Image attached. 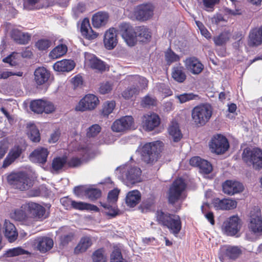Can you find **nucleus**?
<instances>
[{"label": "nucleus", "mask_w": 262, "mask_h": 262, "mask_svg": "<svg viewBox=\"0 0 262 262\" xmlns=\"http://www.w3.org/2000/svg\"><path fill=\"white\" fill-rule=\"evenodd\" d=\"M139 93V90L134 87V85H133L125 90L122 92V96L125 99H129L138 94Z\"/></svg>", "instance_id": "obj_47"}, {"label": "nucleus", "mask_w": 262, "mask_h": 262, "mask_svg": "<svg viewBox=\"0 0 262 262\" xmlns=\"http://www.w3.org/2000/svg\"><path fill=\"white\" fill-rule=\"evenodd\" d=\"M156 217L159 224L166 226L170 232L174 235L177 236L180 232L182 228V223L179 216L158 211Z\"/></svg>", "instance_id": "obj_2"}, {"label": "nucleus", "mask_w": 262, "mask_h": 262, "mask_svg": "<svg viewBox=\"0 0 262 262\" xmlns=\"http://www.w3.org/2000/svg\"><path fill=\"white\" fill-rule=\"evenodd\" d=\"M101 127L98 124H93L87 130L86 135L88 137H94L101 131Z\"/></svg>", "instance_id": "obj_51"}, {"label": "nucleus", "mask_w": 262, "mask_h": 262, "mask_svg": "<svg viewBox=\"0 0 262 262\" xmlns=\"http://www.w3.org/2000/svg\"><path fill=\"white\" fill-rule=\"evenodd\" d=\"M134 127V121L131 116H126L116 120L112 125V129L117 133L124 132Z\"/></svg>", "instance_id": "obj_12"}, {"label": "nucleus", "mask_w": 262, "mask_h": 262, "mask_svg": "<svg viewBox=\"0 0 262 262\" xmlns=\"http://www.w3.org/2000/svg\"><path fill=\"white\" fill-rule=\"evenodd\" d=\"M99 103L98 98L94 94L85 95L75 107L77 111L85 112L95 110Z\"/></svg>", "instance_id": "obj_10"}, {"label": "nucleus", "mask_w": 262, "mask_h": 262, "mask_svg": "<svg viewBox=\"0 0 262 262\" xmlns=\"http://www.w3.org/2000/svg\"><path fill=\"white\" fill-rule=\"evenodd\" d=\"M116 106L115 102L114 101H108L105 102L102 106L101 113L104 116H108L114 110Z\"/></svg>", "instance_id": "obj_41"}, {"label": "nucleus", "mask_w": 262, "mask_h": 262, "mask_svg": "<svg viewBox=\"0 0 262 262\" xmlns=\"http://www.w3.org/2000/svg\"><path fill=\"white\" fill-rule=\"evenodd\" d=\"M242 158L248 165H252L255 169L262 168V150L258 148L244 149Z\"/></svg>", "instance_id": "obj_6"}, {"label": "nucleus", "mask_w": 262, "mask_h": 262, "mask_svg": "<svg viewBox=\"0 0 262 262\" xmlns=\"http://www.w3.org/2000/svg\"><path fill=\"white\" fill-rule=\"evenodd\" d=\"M214 206L216 209L230 210L236 207L237 202L231 199H216L214 201Z\"/></svg>", "instance_id": "obj_25"}, {"label": "nucleus", "mask_w": 262, "mask_h": 262, "mask_svg": "<svg viewBox=\"0 0 262 262\" xmlns=\"http://www.w3.org/2000/svg\"><path fill=\"white\" fill-rule=\"evenodd\" d=\"M139 33L138 36L141 41L148 40L151 37V34L149 30L144 27H140L137 29Z\"/></svg>", "instance_id": "obj_44"}, {"label": "nucleus", "mask_w": 262, "mask_h": 262, "mask_svg": "<svg viewBox=\"0 0 262 262\" xmlns=\"http://www.w3.org/2000/svg\"><path fill=\"white\" fill-rule=\"evenodd\" d=\"M165 60L169 64L179 61L180 57L173 52L170 49H168L165 53Z\"/></svg>", "instance_id": "obj_45"}, {"label": "nucleus", "mask_w": 262, "mask_h": 262, "mask_svg": "<svg viewBox=\"0 0 262 262\" xmlns=\"http://www.w3.org/2000/svg\"><path fill=\"white\" fill-rule=\"evenodd\" d=\"M223 192L228 195H233L240 193L244 190V186L236 181L227 180L222 185Z\"/></svg>", "instance_id": "obj_17"}, {"label": "nucleus", "mask_w": 262, "mask_h": 262, "mask_svg": "<svg viewBox=\"0 0 262 262\" xmlns=\"http://www.w3.org/2000/svg\"><path fill=\"white\" fill-rule=\"evenodd\" d=\"M262 43V26L253 28L249 34L248 44L250 47H257Z\"/></svg>", "instance_id": "obj_21"}, {"label": "nucleus", "mask_w": 262, "mask_h": 262, "mask_svg": "<svg viewBox=\"0 0 262 262\" xmlns=\"http://www.w3.org/2000/svg\"><path fill=\"white\" fill-rule=\"evenodd\" d=\"M154 9L155 7L151 4H142L136 8L135 15L138 20H147L153 16Z\"/></svg>", "instance_id": "obj_13"}, {"label": "nucleus", "mask_w": 262, "mask_h": 262, "mask_svg": "<svg viewBox=\"0 0 262 262\" xmlns=\"http://www.w3.org/2000/svg\"><path fill=\"white\" fill-rule=\"evenodd\" d=\"M72 208L81 210H87L94 211H99L98 208L95 205L82 202H76L75 201H73V202Z\"/></svg>", "instance_id": "obj_38"}, {"label": "nucleus", "mask_w": 262, "mask_h": 262, "mask_svg": "<svg viewBox=\"0 0 262 262\" xmlns=\"http://www.w3.org/2000/svg\"><path fill=\"white\" fill-rule=\"evenodd\" d=\"M200 169L202 172L205 173H209L212 170L211 164L207 160L202 159L201 163L200 164Z\"/></svg>", "instance_id": "obj_58"}, {"label": "nucleus", "mask_w": 262, "mask_h": 262, "mask_svg": "<svg viewBox=\"0 0 262 262\" xmlns=\"http://www.w3.org/2000/svg\"><path fill=\"white\" fill-rule=\"evenodd\" d=\"M116 173L127 186L141 181V170L136 166L133 167L128 164L121 166L116 169Z\"/></svg>", "instance_id": "obj_1"}, {"label": "nucleus", "mask_w": 262, "mask_h": 262, "mask_svg": "<svg viewBox=\"0 0 262 262\" xmlns=\"http://www.w3.org/2000/svg\"><path fill=\"white\" fill-rule=\"evenodd\" d=\"M13 217L16 220L23 221L26 218V214L23 209H18L14 211Z\"/></svg>", "instance_id": "obj_63"}, {"label": "nucleus", "mask_w": 262, "mask_h": 262, "mask_svg": "<svg viewBox=\"0 0 262 262\" xmlns=\"http://www.w3.org/2000/svg\"><path fill=\"white\" fill-rule=\"evenodd\" d=\"M43 104V99L33 100L30 103V108L34 113L41 114L43 112L45 109Z\"/></svg>", "instance_id": "obj_40"}, {"label": "nucleus", "mask_w": 262, "mask_h": 262, "mask_svg": "<svg viewBox=\"0 0 262 262\" xmlns=\"http://www.w3.org/2000/svg\"><path fill=\"white\" fill-rule=\"evenodd\" d=\"M53 246V240L49 237H40L37 239V248L41 252L45 253L50 250Z\"/></svg>", "instance_id": "obj_33"}, {"label": "nucleus", "mask_w": 262, "mask_h": 262, "mask_svg": "<svg viewBox=\"0 0 262 262\" xmlns=\"http://www.w3.org/2000/svg\"><path fill=\"white\" fill-rule=\"evenodd\" d=\"M172 78L178 82H183L186 79V75L182 67H174L172 71Z\"/></svg>", "instance_id": "obj_39"}, {"label": "nucleus", "mask_w": 262, "mask_h": 262, "mask_svg": "<svg viewBox=\"0 0 262 262\" xmlns=\"http://www.w3.org/2000/svg\"><path fill=\"white\" fill-rule=\"evenodd\" d=\"M230 35L228 32H224L214 38L213 40L216 45L222 46L226 43L230 39Z\"/></svg>", "instance_id": "obj_42"}, {"label": "nucleus", "mask_w": 262, "mask_h": 262, "mask_svg": "<svg viewBox=\"0 0 262 262\" xmlns=\"http://www.w3.org/2000/svg\"><path fill=\"white\" fill-rule=\"evenodd\" d=\"M176 97L179 100L180 103H183L190 100L196 99L198 96L193 93H184L177 95Z\"/></svg>", "instance_id": "obj_50"}, {"label": "nucleus", "mask_w": 262, "mask_h": 262, "mask_svg": "<svg viewBox=\"0 0 262 262\" xmlns=\"http://www.w3.org/2000/svg\"><path fill=\"white\" fill-rule=\"evenodd\" d=\"M111 262H127V261L123 258L121 251L118 249H114L111 254Z\"/></svg>", "instance_id": "obj_49"}, {"label": "nucleus", "mask_w": 262, "mask_h": 262, "mask_svg": "<svg viewBox=\"0 0 262 262\" xmlns=\"http://www.w3.org/2000/svg\"><path fill=\"white\" fill-rule=\"evenodd\" d=\"M128 79L133 82V85L139 90V92L147 86L148 81L143 77L137 75L129 76Z\"/></svg>", "instance_id": "obj_36"}, {"label": "nucleus", "mask_w": 262, "mask_h": 262, "mask_svg": "<svg viewBox=\"0 0 262 262\" xmlns=\"http://www.w3.org/2000/svg\"><path fill=\"white\" fill-rule=\"evenodd\" d=\"M3 229L5 235L10 242H13L16 239L18 233L15 226L12 223L5 220Z\"/></svg>", "instance_id": "obj_26"}, {"label": "nucleus", "mask_w": 262, "mask_h": 262, "mask_svg": "<svg viewBox=\"0 0 262 262\" xmlns=\"http://www.w3.org/2000/svg\"><path fill=\"white\" fill-rule=\"evenodd\" d=\"M239 219L237 216H232L228 219L223 225L224 233L229 236L235 235L240 230Z\"/></svg>", "instance_id": "obj_14"}, {"label": "nucleus", "mask_w": 262, "mask_h": 262, "mask_svg": "<svg viewBox=\"0 0 262 262\" xmlns=\"http://www.w3.org/2000/svg\"><path fill=\"white\" fill-rule=\"evenodd\" d=\"M186 184L184 181L179 178L176 180L169 188L168 193V200L170 203L174 204L179 200H183L186 195L184 190Z\"/></svg>", "instance_id": "obj_7"}, {"label": "nucleus", "mask_w": 262, "mask_h": 262, "mask_svg": "<svg viewBox=\"0 0 262 262\" xmlns=\"http://www.w3.org/2000/svg\"><path fill=\"white\" fill-rule=\"evenodd\" d=\"M48 155L49 151L47 148L38 147L31 152L29 158L34 163L43 164L46 162Z\"/></svg>", "instance_id": "obj_23"}, {"label": "nucleus", "mask_w": 262, "mask_h": 262, "mask_svg": "<svg viewBox=\"0 0 262 262\" xmlns=\"http://www.w3.org/2000/svg\"><path fill=\"white\" fill-rule=\"evenodd\" d=\"M50 77L49 72L44 67H39L34 72V79L38 85L47 82Z\"/></svg>", "instance_id": "obj_29"}, {"label": "nucleus", "mask_w": 262, "mask_h": 262, "mask_svg": "<svg viewBox=\"0 0 262 262\" xmlns=\"http://www.w3.org/2000/svg\"><path fill=\"white\" fill-rule=\"evenodd\" d=\"M21 153V149L19 147L16 146L13 148L5 159L3 162V167L6 168L9 166L20 156Z\"/></svg>", "instance_id": "obj_32"}, {"label": "nucleus", "mask_w": 262, "mask_h": 262, "mask_svg": "<svg viewBox=\"0 0 262 262\" xmlns=\"http://www.w3.org/2000/svg\"><path fill=\"white\" fill-rule=\"evenodd\" d=\"M102 206L105 209V213L111 217H114L118 214V210L115 206H110L107 204H102Z\"/></svg>", "instance_id": "obj_54"}, {"label": "nucleus", "mask_w": 262, "mask_h": 262, "mask_svg": "<svg viewBox=\"0 0 262 262\" xmlns=\"http://www.w3.org/2000/svg\"><path fill=\"white\" fill-rule=\"evenodd\" d=\"M102 249L96 251L93 255V262H106V258L103 254Z\"/></svg>", "instance_id": "obj_52"}, {"label": "nucleus", "mask_w": 262, "mask_h": 262, "mask_svg": "<svg viewBox=\"0 0 262 262\" xmlns=\"http://www.w3.org/2000/svg\"><path fill=\"white\" fill-rule=\"evenodd\" d=\"M156 103V100L151 97L146 96L144 98L142 101V104L144 106L155 105Z\"/></svg>", "instance_id": "obj_64"}, {"label": "nucleus", "mask_w": 262, "mask_h": 262, "mask_svg": "<svg viewBox=\"0 0 262 262\" xmlns=\"http://www.w3.org/2000/svg\"><path fill=\"white\" fill-rule=\"evenodd\" d=\"M51 45V41L48 39H41L38 40L36 43V47L39 50H45Z\"/></svg>", "instance_id": "obj_57"}, {"label": "nucleus", "mask_w": 262, "mask_h": 262, "mask_svg": "<svg viewBox=\"0 0 262 262\" xmlns=\"http://www.w3.org/2000/svg\"><path fill=\"white\" fill-rule=\"evenodd\" d=\"M169 136L174 142H178L182 138L179 125L176 121H172L168 128Z\"/></svg>", "instance_id": "obj_34"}, {"label": "nucleus", "mask_w": 262, "mask_h": 262, "mask_svg": "<svg viewBox=\"0 0 262 262\" xmlns=\"http://www.w3.org/2000/svg\"><path fill=\"white\" fill-rule=\"evenodd\" d=\"M67 52V47L64 45H60L54 48L49 53V57L55 59L63 56Z\"/></svg>", "instance_id": "obj_37"}, {"label": "nucleus", "mask_w": 262, "mask_h": 262, "mask_svg": "<svg viewBox=\"0 0 262 262\" xmlns=\"http://www.w3.org/2000/svg\"><path fill=\"white\" fill-rule=\"evenodd\" d=\"M209 145L211 152L217 155L224 154L229 148V143L227 139L220 134L214 135L211 139Z\"/></svg>", "instance_id": "obj_9"}, {"label": "nucleus", "mask_w": 262, "mask_h": 262, "mask_svg": "<svg viewBox=\"0 0 262 262\" xmlns=\"http://www.w3.org/2000/svg\"><path fill=\"white\" fill-rule=\"evenodd\" d=\"M75 63L73 60L63 59L57 61L53 65L54 70L58 72H70L75 67Z\"/></svg>", "instance_id": "obj_28"}, {"label": "nucleus", "mask_w": 262, "mask_h": 262, "mask_svg": "<svg viewBox=\"0 0 262 262\" xmlns=\"http://www.w3.org/2000/svg\"><path fill=\"white\" fill-rule=\"evenodd\" d=\"M212 114V108L208 103L195 106L191 112V117L194 124L203 126L209 121Z\"/></svg>", "instance_id": "obj_5"}, {"label": "nucleus", "mask_w": 262, "mask_h": 262, "mask_svg": "<svg viewBox=\"0 0 262 262\" xmlns=\"http://www.w3.org/2000/svg\"><path fill=\"white\" fill-rule=\"evenodd\" d=\"M67 159L66 158H56L53 160L52 167L54 170L58 171L62 169L66 165Z\"/></svg>", "instance_id": "obj_46"}, {"label": "nucleus", "mask_w": 262, "mask_h": 262, "mask_svg": "<svg viewBox=\"0 0 262 262\" xmlns=\"http://www.w3.org/2000/svg\"><path fill=\"white\" fill-rule=\"evenodd\" d=\"M43 107H45L43 112L46 114H49L55 111L56 106L52 102L43 100Z\"/></svg>", "instance_id": "obj_60"}, {"label": "nucleus", "mask_w": 262, "mask_h": 262, "mask_svg": "<svg viewBox=\"0 0 262 262\" xmlns=\"http://www.w3.org/2000/svg\"><path fill=\"white\" fill-rule=\"evenodd\" d=\"M7 182L13 188L25 191L33 185V181L28 175L24 172H12L7 177Z\"/></svg>", "instance_id": "obj_4"}, {"label": "nucleus", "mask_w": 262, "mask_h": 262, "mask_svg": "<svg viewBox=\"0 0 262 262\" xmlns=\"http://www.w3.org/2000/svg\"><path fill=\"white\" fill-rule=\"evenodd\" d=\"M241 253V249L237 246H224L220 249V258L222 259L225 258L235 259Z\"/></svg>", "instance_id": "obj_20"}, {"label": "nucleus", "mask_w": 262, "mask_h": 262, "mask_svg": "<svg viewBox=\"0 0 262 262\" xmlns=\"http://www.w3.org/2000/svg\"><path fill=\"white\" fill-rule=\"evenodd\" d=\"M219 2V0H203L204 9L208 12H212L214 6Z\"/></svg>", "instance_id": "obj_53"}, {"label": "nucleus", "mask_w": 262, "mask_h": 262, "mask_svg": "<svg viewBox=\"0 0 262 262\" xmlns=\"http://www.w3.org/2000/svg\"><path fill=\"white\" fill-rule=\"evenodd\" d=\"M160 123V119L158 115L154 113H149L142 117L143 127L147 131H151L158 127Z\"/></svg>", "instance_id": "obj_16"}, {"label": "nucleus", "mask_w": 262, "mask_h": 262, "mask_svg": "<svg viewBox=\"0 0 262 262\" xmlns=\"http://www.w3.org/2000/svg\"><path fill=\"white\" fill-rule=\"evenodd\" d=\"M119 192L120 190L118 189H114L111 191L108 194V201L112 203H115L118 200Z\"/></svg>", "instance_id": "obj_61"}, {"label": "nucleus", "mask_w": 262, "mask_h": 262, "mask_svg": "<svg viewBox=\"0 0 262 262\" xmlns=\"http://www.w3.org/2000/svg\"><path fill=\"white\" fill-rule=\"evenodd\" d=\"M248 228L255 235L262 234V219L259 210L251 211L250 214Z\"/></svg>", "instance_id": "obj_11"}, {"label": "nucleus", "mask_w": 262, "mask_h": 262, "mask_svg": "<svg viewBox=\"0 0 262 262\" xmlns=\"http://www.w3.org/2000/svg\"><path fill=\"white\" fill-rule=\"evenodd\" d=\"M162 146L163 143L160 141L145 144L141 151L142 160L146 163H154L159 158Z\"/></svg>", "instance_id": "obj_3"}, {"label": "nucleus", "mask_w": 262, "mask_h": 262, "mask_svg": "<svg viewBox=\"0 0 262 262\" xmlns=\"http://www.w3.org/2000/svg\"><path fill=\"white\" fill-rule=\"evenodd\" d=\"M113 89V84L110 82L102 83L99 88L101 94H105L110 93Z\"/></svg>", "instance_id": "obj_59"}, {"label": "nucleus", "mask_w": 262, "mask_h": 262, "mask_svg": "<svg viewBox=\"0 0 262 262\" xmlns=\"http://www.w3.org/2000/svg\"><path fill=\"white\" fill-rule=\"evenodd\" d=\"M81 32L82 35L86 39L89 40L94 39L98 35V34L95 32L92 29L88 18H84L81 23Z\"/></svg>", "instance_id": "obj_27"}, {"label": "nucleus", "mask_w": 262, "mask_h": 262, "mask_svg": "<svg viewBox=\"0 0 262 262\" xmlns=\"http://www.w3.org/2000/svg\"><path fill=\"white\" fill-rule=\"evenodd\" d=\"M103 42L105 48L107 50H112L116 46L118 40L115 28H110L105 32Z\"/></svg>", "instance_id": "obj_22"}, {"label": "nucleus", "mask_w": 262, "mask_h": 262, "mask_svg": "<svg viewBox=\"0 0 262 262\" xmlns=\"http://www.w3.org/2000/svg\"><path fill=\"white\" fill-rule=\"evenodd\" d=\"M11 37L14 40L19 44L27 43L31 37L29 33L21 32L17 29L12 30Z\"/></svg>", "instance_id": "obj_31"}, {"label": "nucleus", "mask_w": 262, "mask_h": 262, "mask_svg": "<svg viewBox=\"0 0 262 262\" xmlns=\"http://www.w3.org/2000/svg\"><path fill=\"white\" fill-rule=\"evenodd\" d=\"M23 72H12L9 71L7 69H4L0 71V79H7V78L11 76H17L21 77L23 76Z\"/></svg>", "instance_id": "obj_55"}, {"label": "nucleus", "mask_w": 262, "mask_h": 262, "mask_svg": "<svg viewBox=\"0 0 262 262\" xmlns=\"http://www.w3.org/2000/svg\"><path fill=\"white\" fill-rule=\"evenodd\" d=\"M118 31L128 46H134L137 41V35L134 28L129 24L122 23L118 26Z\"/></svg>", "instance_id": "obj_8"}, {"label": "nucleus", "mask_w": 262, "mask_h": 262, "mask_svg": "<svg viewBox=\"0 0 262 262\" xmlns=\"http://www.w3.org/2000/svg\"><path fill=\"white\" fill-rule=\"evenodd\" d=\"M92 245V238L90 236L82 237L77 246L75 247L74 252L76 254L82 253L88 249Z\"/></svg>", "instance_id": "obj_35"}, {"label": "nucleus", "mask_w": 262, "mask_h": 262, "mask_svg": "<svg viewBox=\"0 0 262 262\" xmlns=\"http://www.w3.org/2000/svg\"><path fill=\"white\" fill-rule=\"evenodd\" d=\"M28 211L35 217L38 219H44L49 216V212L41 205L34 203L29 202L26 205Z\"/></svg>", "instance_id": "obj_19"}, {"label": "nucleus", "mask_w": 262, "mask_h": 262, "mask_svg": "<svg viewBox=\"0 0 262 262\" xmlns=\"http://www.w3.org/2000/svg\"><path fill=\"white\" fill-rule=\"evenodd\" d=\"M30 139L33 142H38L40 140V135L38 129L34 126H32L29 133Z\"/></svg>", "instance_id": "obj_56"}, {"label": "nucleus", "mask_w": 262, "mask_h": 262, "mask_svg": "<svg viewBox=\"0 0 262 262\" xmlns=\"http://www.w3.org/2000/svg\"><path fill=\"white\" fill-rule=\"evenodd\" d=\"M85 195L91 200H94L100 197L101 195L100 191L96 188H88L84 190Z\"/></svg>", "instance_id": "obj_48"}, {"label": "nucleus", "mask_w": 262, "mask_h": 262, "mask_svg": "<svg viewBox=\"0 0 262 262\" xmlns=\"http://www.w3.org/2000/svg\"><path fill=\"white\" fill-rule=\"evenodd\" d=\"M141 198L139 191L137 190L130 191L126 195L125 204L129 207H134L140 202Z\"/></svg>", "instance_id": "obj_30"}, {"label": "nucleus", "mask_w": 262, "mask_h": 262, "mask_svg": "<svg viewBox=\"0 0 262 262\" xmlns=\"http://www.w3.org/2000/svg\"><path fill=\"white\" fill-rule=\"evenodd\" d=\"M184 62L186 69L193 75L199 74L204 69L203 64L194 57L187 58Z\"/></svg>", "instance_id": "obj_18"}, {"label": "nucleus", "mask_w": 262, "mask_h": 262, "mask_svg": "<svg viewBox=\"0 0 262 262\" xmlns=\"http://www.w3.org/2000/svg\"><path fill=\"white\" fill-rule=\"evenodd\" d=\"M109 15L106 12L99 11L95 13L92 18V25L94 28L104 27L108 23Z\"/></svg>", "instance_id": "obj_24"}, {"label": "nucleus", "mask_w": 262, "mask_h": 262, "mask_svg": "<svg viewBox=\"0 0 262 262\" xmlns=\"http://www.w3.org/2000/svg\"><path fill=\"white\" fill-rule=\"evenodd\" d=\"M157 88L158 90L160 92H161L165 97L170 96L172 94V92L169 88L164 84L160 83L158 84L157 85Z\"/></svg>", "instance_id": "obj_62"}, {"label": "nucleus", "mask_w": 262, "mask_h": 262, "mask_svg": "<svg viewBox=\"0 0 262 262\" xmlns=\"http://www.w3.org/2000/svg\"><path fill=\"white\" fill-rule=\"evenodd\" d=\"M84 66L85 67L102 72L106 69V64L95 55L85 52L84 54Z\"/></svg>", "instance_id": "obj_15"}, {"label": "nucleus", "mask_w": 262, "mask_h": 262, "mask_svg": "<svg viewBox=\"0 0 262 262\" xmlns=\"http://www.w3.org/2000/svg\"><path fill=\"white\" fill-rule=\"evenodd\" d=\"M28 251L23 249L21 247H16L8 250L5 253L7 257H13L23 254H28Z\"/></svg>", "instance_id": "obj_43"}]
</instances>
